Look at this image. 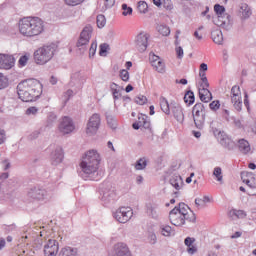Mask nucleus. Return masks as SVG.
<instances>
[{
	"label": "nucleus",
	"mask_w": 256,
	"mask_h": 256,
	"mask_svg": "<svg viewBox=\"0 0 256 256\" xmlns=\"http://www.w3.org/2000/svg\"><path fill=\"white\" fill-rule=\"evenodd\" d=\"M18 31L23 37H39L45 31V22L39 17H24L18 22Z\"/></svg>",
	"instance_id": "nucleus-1"
},
{
	"label": "nucleus",
	"mask_w": 256,
	"mask_h": 256,
	"mask_svg": "<svg viewBox=\"0 0 256 256\" xmlns=\"http://www.w3.org/2000/svg\"><path fill=\"white\" fill-rule=\"evenodd\" d=\"M41 82L37 79H28L20 82L17 86V93L19 99L26 103L35 101L41 95Z\"/></svg>",
	"instance_id": "nucleus-2"
},
{
	"label": "nucleus",
	"mask_w": 256,
	"mask_h": 256,
	"mask_svg": "<svg viewBox=\"0 0 256 256\" xmlns=\"http://www.w3.org/2000/svg\"><path fill=\"white\" fill-rule=\"evenodd\" d=\"M196 219L195 213L185 203H180L169 213V220L175 227H182L185 221L195 223Z\"/></svg>",
	"instance_id": "nucleus-3"
},
{
	"label": "nucleus",
	"mask_w": 256,
	"mask_h": 256,
	"mask_svg": "<svg viewBox=\"0 0 256 256\" xmlns=\"http://www.w3.org/2000/svg\"><path fill=\"white\" fill-rule=\"evenodd\" d=\"M101 163V156L95 150H90L84 154L80 163L81 170L86 175L97 173Z\"/></svg>",
	"instance_id": "nucleus-4"
},
{
	"label": "nucleus",
	"mask_w": 256,
	"mask_h": 256,
	"mask_svg": "<svg viewBox=\"0 0 256 256\" xmlns=\"http://www.w3.org/2000/svg\"><path fill=\"white\" fill-rule=\"evenodd\" d=\"M159 101L161 111H163L165 115H171L172 111V115L178 123H183V121H185V114H183V108L181 107V105L177 103L169 104V100H167V98L163 96L160 97Z\"/></svg>",
	"instance_id": "nucleus-5"
},
{
	"label": "nucleus",
	"mask_w": 256,
	"mask_h": 256,
	"mask_svg": "<svg viewBox=\"0 0 256 256\" xmlns=\"http://www.w3.org/2000/svg\"><path fill=\"white\" fill-rule=\"evenodd\" d=\"M55 44H50L38 48L34 52V61L37 65H45V63H49L51 59H53V55H55Z\"/></svg>",
	"instance_id": "nucleus-6"
},
{
	"label": "nucleus",
	"mask_w": 256,
	"mask_h": 256,
	"mask_svg": "<svg viewBox=\"0 0 256 256\" xmlns=\"http://www.w3.org/2000/svg\"><path fill=\"white\" fill-rule=\"evenodd\" d=\"M230 99L236 111L243 109V93L241 92V87L235 85L231 88Z\"/></svg>",
	"instance_id": "nucleus-7"
},
{
	"label": "nucleus",
	"mask_w": 256,
	"mask_h": 256,
	"mask_svg": "<svg viewBox=\"0 0 256 256\" xmlns=\"http://www.w3.org/2000/svg\"><path fill=\"white\" fill-rule=\"evenodd\" d=\"M192 115L196 127H203V123H205V106L203 103H196L193 106Z\"/></svg>",
	"instance_id": "nucleus-8"
},
{
	"label": "nucleus",
	"mask_w": 256,
	"mask_h": 256,
	"mask_svg": "<svg viewBox=\"0 0 256 256\" xmlns=\"http://www.w3.org/2000/svg\"><path fill=\"white\" fill-rule=\"evenodd\" d=\"M133 217V209L131 207H120L114 213V218L118 223H127Z\"/></svg>",
	"instance_id": "nucleus-9"
},
{
	"label": "nucleus",
	"mask_w": 256,
	"mask_h": 256,
	"mask_svg": "<svg viewBox=\"0 0 256 256\" xmlns=\"http://www.w3.org/2000/svg\"><path fill=\"white\" fill-rule=\"evenodd\" d=\"M134 45L140 53L147 51L149 46V35L147 33H140L136 36Z\"/></svg>",
	"instance_id": "nucleus-10"
},
{
	"label": "nucleus",
	"mask_w": 256,
	"mask_h": 256,
	"mask_svg": "<svg viewBox=\"0 0 256 256\" xmlns=\"http://www.w3.org/2000/svg\"><path fill=\"white\" fill-rule=\"evenodd\" d=\"M58 129L63 135H68V133L75 131V124L71 118L65 116L61 119Z\"/></svg>",
	"instance_id": "nucleus-11"
},
{
	"label": "nucleus",
	"mask_w": 256,
	"mask_h": 256,
	"mask_svg": "<svg viewBox=\"0 0 256 256\" xmlns=\"http://www.w3.org/2000/svg\"><path fill=\"white\" fill-rule=\"evenodd\" d=\"M100 123H101V118L99 117V114H93L90 117L87 124V128H86L87 135H93L97 133Z\"/></svg>",
	"instance_id": "nucleus-12"
},
{
	"label": "nucleus",
	"mask_w": 256,
	"mask_h": 256,
	"mask_svg": "<svg viewBox=\"0 0 256 256\" xmlns=\"http://www.w3.org/2000/svg\"><path fill=\"white\" fill-rule=\"evenodd\" d=\"M93 33V27L86 26L82 30L80 37L77 42V47H84V45H88L89 41L91 40V35Z\"/></svg>",
	"instance_id": "nucleus-13"
},
{
	"label": "nucleus",
	"mask_w": 256,
	"mask_h": 256,
	"mask_svg": "<svg viewBox=\"0 0 256 256\" xmlns=\"http://www.w3.org/2000/svg\"><path fill=\"white\" fill-rule=\"evenodd\" d=\"M217 139L220 145L225 149H228V151L235 149V142L232 141L225 132H219L217 134Z\"/></svg>",
	"instance_id": "nucleus-14"
},
{
	"label": "nucleus",
	"mask_w": 256,
	"mask_h": 256,
	"mask_svg": "<svg viewBox=\"0 0 256 256\" xmlns=\"http://www.w3.org/2000/svg\"><path fill=\"white\" fill-rule=\"evenodd\" d=\"M57 253H59V242L53 239L48 240L44 246L45 256H57Z\"/></svg>",
	"instance_id": "nucleus-15"
},
{
	"label": "nucleus",
	"mask_w": 256,
	"mask_h": 256,
	"mask_svg": "<svg viewBox=\"0 0 256 256\" xmlns=\"http://www.w3.org/2000/svg\"><path fill=\"white\" fill-rule=\"evenodd\" d=\"M133 129H148L151 131V122L149 117L145 114H140L138 116V121L132 125Z\"/></svg>",
	"instance_id": "nucleus-16"
},
{
	"label": "nucleus",
	"mask_w": 256,
	"mask_h": 256,
	"mask_svg": "<svg viewBox=\"0 0 256 256\" xmlns=\"http://www.w3.org/2000/svg\"><path fill=\"white\" fill-rule=\"evenodd\" d=\"M150 63L157 73H165V62L159 56L150 54Z\"/></svg>",
	"instance_id": "nucleus-17"
},
{
	"label": "nucleus",
	"mask_w": 256,
	"mask_h": 256,
	"mask_svg": "<svg viewBox=\"0 0 256 256\" xmlns=\"http://www.w3.org/2000/svg\"><path fill=\"white\" fill-rule=\"evenodd\" d=\"M15 65V58L11 55L0 54V69H11Z\"/></svg>",
	"instance_id": "nucleus-18"
},
{
	"label": "nucleus",
	"mask_w": 256,
	"mask_h": 256,
	"mask_svg": "<svg viewBox=\"0 0 256 256\" xmlns=\"http://www.w3.org/2000/svg\"><path fill=\"white\" fill-rule=\"evenodd\" d=\"M214 11L217 15V19L214 20V23L218 25V27H221L222 25H225V20H223V15H225V7L216 4L214 6Z\"/></svg>",
	"instance_id": "nucleus-19"
},
{
	"label": "nucleus",
	"mask_w": 256,
	"mask_h": 256,
	"mask_svg": "<svg viewBox=\"0 0 256 256\" xmlns=\"http://www.w3.org/2000/svg\"><path fill=\"white\" fill-rule=\"evenodd\" d=\"M241 179L248 187H255V174L253 172H242Z\"/></svg>",
	"instance_id": "nucleus-20"
},
{
	"label": "nucleus",
	"mask_w": 256,
	"mask_h": 256,
	"mask_svg": "<svg viewBox=\"0 0 256 256\" xmlns=\"http://www.w3.org/2000/svg\"><path fill=\"white\" fill-rule=\"evenodd\" d=\"M46 196L47 190L45 189L34 188L29 192V197L37 199L38 201H42V199H45Z\"/></svg>",
	"instance_id": "nucleus-21"
},
{
	"label": "nucleus",
	"mask_w": 256,
	"mask_h": 256,
	"mask_svg": "<svg viewBox=\"0 0 256 256\" xmlns=\"http://www.w3.org/2000/svg\"><path fill=\"white\" fill-rule=\"evenodd\" d=\"M199 97L203 103H209L213 99V94L208 88H199Z\"/></svg>",
	"instance_id": "nucleus-22"
},
{
	"label": "nucleus",
	"mask_w": 256,
	"mask_h": 256,
	"mask_svg": "<svg viewBox=\"0 0 256 256\" xmlns=\"http://www.w3.org/2000/svg\"><path fill=\"white\" fill-rule=\"evenodd\" d=\"M184 243L187 247V251L190 255L197 253V247L195 246V238L187 237L184 240Z\"/></svg>",
	"instance_id": "nucleus-23"
},
{
	"label": "nucleus",
	"mask_w": 256,
	"mask_h": 256,
	"mask_svg": "<svg viewBox=\"0 0 256 256\" xmlns=\"http://www.w3.org/2000/svg\"><path fill=\"white\" fill-rule=\"evenodd\" d=\"M116 256H133L131 255V251H129V247L125 244H118L116 248Z\"/></svg>",
	"instance_id": "nucleus-24"
},
{
	"label": "nucleus",
	"mask_w": 256,
	"mask_h": 256,
	"mask_svg": "<svg viewBox=\"0 0 256 256\" xmlns=\"http://www.w3.org/2000/svg\"><path fill=\"white\" fill-rule=\"evenodd\" d=\"M239 13L242 19H249V17H251V8H249V5L242 3L240 5Z\"/></svg>",
	"instance_id": "nucleus-25"
},
{
	"label": "nucleus",
	"mask_w": 256,
	"mask_h": 256,
	"mask_svg": "<svg viewBox=\"0 0 256 256\" xmlns=\"http://www.w3.org/2000/svg\"><path fill=\"white\" fill-rule=\"evenodd\" d=\"M229 216L231 219H245L247 217V213L243 210L232 209L229 211Z\"/></svg>",
	"instance_id": "nucleus-26"
},
{
	"label": "nucleus",
	"mask_w": 256,
	"mask_h": 256,
	"mask_svg": "<svg viewBox=\"0 0 256 256\" xmlns=\"http://www.w3.org/2000/svg\"><path fill=\"white\" fill-rule=\"evenodd\" d=\"M239 151L243 153L244 155H247L249 151H251V146L249 145V142L245 139H241L238 142Z\"/></svg>",
	"instance_id": "nucleus-27"
},
{
	"label": "nucleus",
	"mask_w": 256,
	"mask_h": 256,
	"mask_svg": "<svg viewBox=\"0 0 256 256\" xmlns=\"http://www.w3.org/2000/svg\"><path fill=\"white\" fill-rule=\"evenodd\" d=\"M110 89H111L114 101H117V99H121V90L119 89V85L113 82L110 85Z\"/></svg>",
	"instance_id": "nucleus-28"
},
{
	"label": "nucleus",
	"mask_w": 256,
	"mask_h": 256,
	"mask_svg": "<svg viewBox=\"0 0 256 256\" xmlns=\"http://www.w3.org/2000/svg\"><path fill=\"white\" fill-rule=\"evenodd\" d=\"M200 87L199 89H209V80H207V74L205 72H200Z\"/></svg>",
	"instance_id": "nucleus-29"
},
{
	"label": "nucleus",
	"mask_w": 256,
	"mask_h": 256,
	"mask_svg": "<svg viewBox=\"0 0 256 256\" xmlns=\"http://www.w3.org/2000/svg\"><path fill=\"white\" fill-rule=\"evenodd\" d=\"M59 256H77V250L71 247H64L60 251Z\"/></svg>",
	"instance_id": "nucleus-30"
},
{
	"label": "nucleus",
	"mask_w": 256,
	"mask_h": 256,
	"mask_svg": "<svg viewBox=\"0 0 256 256\" xmlns=\"http://www.w3.org/2000/svg\"><path fill=\"white\" fill-rule=\"evenodd\" d=\"M211 35L214 43H216L217 45H221L223 43V34L221 33V31L216 30L212 32Z\"/></svg>",
	"instance_id": "nucleus-31"
},
{
	"label": "nucleus",
	"mask_w": 256,
	"mask_h": 256,
	"mask_svg": "<svg viewBox=\"0 0 256 256\" xmlns=\"http://www.w3.org/2000/svg\"><path fill=\"white\" fill-rule=\"evenodd\" d=\"M160 230H161V234L164 237H171V235H173V228H171V226L169 225L161 226Z\"/></svg>",
	"instance_id": "nucleus-32"
},
{
	"label": "nucleus",
	"mask_w": 256,
	"mask_h": 256,
	"mask_svg": "<svg viewBox=\"0 0 256 256\" xmlns=\"http://www.w3.org/2000/svg\"><path fill=\"white\" fill-rule=\"evenodd\" d=\"M185 103L193 105L195 103V94L192 91H188L184 96Z\"/></svg>",
	"instance_id": "nucleus-33"
},
{
	"label": "nucleus",
	"mask_w": 256,
	"mask_h": 256,
	"mask_svg": "<svg viewBox=\"0 0 256 256\" xmlns=\"http://www.w3.org/2000/svg\"><path fill=\"white\" fill-rule=\"evenodd\" d=\"M96 23H97V27L99 29H103V27H105V25H107V19H105L104 15H98L96 18Z\"/></svg>",
	"instance_id": "nucleus-34"
},
{
	"label": "nucleus",
	"mask_w": 256,
	"mask_h": 256,
	"mask_svg": "<svg viewBox=\"0 0 256 256\" xmlns=\"http://www.w3.org/2000/svg\"><path fill=\"white\" fill-rule=\"evenodd\" d=\"M213 175L214 177H216L219 183H223V171L221 170L220 167L214 168Z\"/></svg>",
	"instance_id": "nucleus-35"
},
{
	"label": "nucleus",
	"mask_w": 256,
	"mask_h": 256,
	"mask_svg": "<svg viewBox=\"0 0 256 256\" xmlns=\"http://www.w3.org/2000/svg\"><path fill=\"white\" fill-rule=\"evenodd\" d=\"M145 167H147V160L145 158H140L135 164L137 171H141V169H145Z\"/></svg>",
	"instance_id": "nucleus-36"
},
{
	"label": "nucleus",
	"mask_w": 256,
	"mask_h": 256,
	"mask_svg": "<svg viewBox=\"0 0 256 256\" xmlns=\"http://www.w3.org/2000/svg\"><path fill=\"white\" fill-rule=\"evenodd\" d=\"M119 77H120L121 81H124V83H128V81L130 79L129 71H127L125 69L120 70Z\"/></svg>",
	"instance_id": "nucleus-37"
},
{
	"label": "nucleus",
	"mask_w": 256,
	"mask_h": 256,
	"mask_svg": "<svg viewBox=\"0 0 256 256\" xmlns=\"http://www.w3.org/2000/svg\"><path fill=\"white\" fill-rule=\"evenodd\" d=\"M85 0H64L65 5H68L69 7H77V5H81V3H84Z\"/></svg>",
	"instance_id": "nucleus-38"
},
{
	"label": "nucleus",
	"mask_w": 256,
	"mask_h": 256,
	"mask_svg": "<svg viewBox=\"0 0 256 256\" xmlns=\"http://www.w3.org/2000/svg\"><path fill=\"white\" fill-rule=\"evenodd\" d=\"M158 32L160 33V35L167 37V35L171 33V30L169 29V27L161 25L158 27Z\"/></svg>",
	"instance_id": "nucleus-39"
},
{
	"label": "nucleus",
	"mask_w": 256,
	"mask_h": 256,
	"mask_svg": "<svg viewBox=\"0 0 256 256\" xmlns=\"http://www.w3.org/2000/svg\"><path fill=\"white\" fill-rule=\"evenodd\" d=\"M137 9L140 13H147V9H148L147 2L145 1L138 2Z\"/></svg>",
	"instance_id": "nucleus-40"
},
{
	"label": "nucleus",
	"mask_w": 256,
	"mask_h": 256,
	"mask_svg": "<svg viewBox=\"0 0 256 256\" xmlns=\"http://www.w3.org/2000/svg\"><path fill=\"white\" fill-rule=\"evenodd\" d=\"M122 15H124V17H127V15H132L133 13V8L127 6V4H122Z\"/></svg>",
	"instance_id": "nucleus-41"
},
{
	"label": "nucleus",
	"mask_w": 256,
	"mask_h": 256,
	"mask_svg": "<svg viewBox=\"0 0 256 256\" xmlns=\"http://www.w3.org/2000/svg\"><path fill=\"white\" fill-rule=\"evenodd\" d=\"M107 51H109V45L108 44H101L100 45V50H99V55L101 57H105L107 55Z\"/></svg>",
	"instance_id": "nucleus-42"
},
{
	"label": "nucleus",
	"mask_w": 256,
	"mask_h": 256,
	"mask_svg": "<svg viewBox=\"0 0 256 256\" xmlns=\"http://www.w3.org/2000/svg\"><path fill=\"white\" fill-rule=\"evenodd\" d=\"M209 107L212 111H219L221 103L219 102V100H214L209 104Z\"/></svg>",
	"instance_id": "nucleus-43"
},
{
	"label": "nucleus",
	"mask_w": 256,
	"mask_h": 256,
	"mask_svg": "<svg viewBox=\"0 0 256 256\" xmlns=\"http://www.w3.org/2000/svg\"><path fill=\"white\" fill-rule=\"evenodd\" d=\"M135 103H137V105H145V103H147V97L139 95L135 98Z\"/></svg>",
	"instance_id": "nucleus-44"
},
{
	"label": "nucleus",
	"mask_w": 256,
	"mask_h": 256,
	"mask_svg": "<svg viewBox=\"0 0 256 256\" xmlns=\"http://www.w3.org/2000/svg\"><path fill=\"white\" fill-rule=\"evenodd\" d=\"M96 52H97V42H92L91 47L89 49L90 57H94Z\"/></svg>",
	"instance_id": "nucleus-45"
},
{
	"label": "nucleus",
	"mask_w": 256,
	"mask_h": 256,
	"mask_svg": "<svg viewBox=\"0 0 256 256\" xmlns=\"http://www.w3.org/2000/svg\"><path fill=\"white\" fill-rule=\"evenodd\" d=\"M104 9H111L115 5V0H103Z\"/></svg>",
	"instance_id": "nucleus-46"
},
{
	"label": "nucleus",
	"mask_w": 256,
	"mask_h": 256,
	"mask_svg": "<svg viewBox=\"0 0 256 256\" xmlns=\"http://www.w3.org/2000/svg\"><path fill=\"white\" fill-rule=\"evenodd\" d=\"M7 87V78L0 74V89Z\"/></svg>",
	"instance_id": "nucleus-47"
},
{
	"label": "nucleus",
	"mask_w": 256,
	"mask_h": 256,
	"mask_svg": "<svg viewBox=\"0 0 256 256\" xmlns=\"http://www.w3.org/2000/svg\"><path fill=\"white\" fill-rule=\"evenodd\" d=\"M37 107L32 106L26 110V115H37Z\"/></svg>",
	"instance_id": "nucleus-48"
},
{
	"label": "nucleus",
	"mask_w": 256,
	"mask_h": 256,
	"mask_svg": "<svg viewBox=\"0 0 256 256\" xmlns=\"http://www.w3.org/2000/svg\"><path fill=\"white\" fill-rule=\"evenodd\" d=\"M175 51L178 59H183V55H184L183 48L181 46H178L176 47Z\"/></svg>",
	"instance_id": "nucleus-49"
},
{
	"label": "nucleus",
	"mask_w": 256,
	"mask_h": 256,
	"mask_svg": "<svg viewBox=\"0 0 256 256\" xmlns=\"http://www.w3.org/2000/svg\"><path fill=\"white\" fill-rule=\"evenodd\" d=\"M27 61H29V58H27V56H21L19 59L20 67H25V65H27Z\"/></svg>",
	"instance_id": "nucleus-50"
},
{
	"label": "nucleus",
	"mask_w": 256,
	"mask_h": 256,
	"mask_svg": "<svg viewBox=\"0 0 256 256\" xmlns=\"http://www.w3.org/2000/svg\"><path fill=\"white\" fill-rule=\"evenodd\" d=\"M195 205L197 207H205L204 200L202 198H196L195 199Z\"/></svg>",
	"instance_id": "nucleus-51"
},
{
	"label": "nucleus",
	"mask_w": 256,
	"mask_h": 256,
	"mask_svg": "<svg viewBox=\"0 0 256 256\" xmlns=\"http://www.w3.org/2000/svg\"><path fill=\"white\" fill-rule=\"evenodd\" d=\"M244 105L247 107V109H249V95L247 92L244 93Z\"/></svg>",
	"instance_id": "nucleus-52"
},
{
	"label": "nucleus",
	"mask_w": 256,
	"mask_h": 256,
	"mask_svg": "<svg viewBox=\"0 0 256 256\" xmlns=\"http://www.w3.org/2000/svg\"><path fill=\"white\" fill-rule=\"evenodd\" d=\"M207 69H208L207 64H206V63H202V64L200 65L199 75H200L201 73H205V71H207Z\"/></svg>",
	"instance_id": "nucleus-53"
},
{
	"label": "nucleus",
	"mask_w": 256,
	"mask_h": 256,
	"mask_svg": "<svg viewBox=\"0 0 256 256\" xmlns=\"http://www.w3.org/2000/svg\"><path fill=\"white\" fill-rule=\"evenodd\" d=\"M2 143H5V130L0 129V145H2Z\"/></svg>",
	"instance_id": "nucleus-54"
},
{
	"label": "nucleus",
	"mask_w": 256,
	"mask_h": 256,
	"mask_svg": "<svg viewBox=\"0 0 256 256\" xmlns=\"http://www.w3.org/2000/svg\"><path fill=\"white\" fill-rule=\"evenodd\" d=\"M56 159L58 162L63 161V151L61 149L58 151Z\"/></svg>",
	"instance_id": "nucleus-55"
},
{
	"label": "nucleus",
	"mask_w": 256,
	"mask_h": 256,
	"mask_svg": "<svg viewBox=\"0 0 256 256\" xmlns=\"http://www.w3.org/2000/svg\"><path fill=\"white\" fill-rule=\"evenodd\" d=\"M64 96L67 97V99H69V97H73V90L66 91Z\"/></svg>",
	"instance_id": "nucleus-56"
},
{
	"label": "nucleus",
	"mask_w": 256,
	"mask_h": 256,
	"mask_svg": "<svg viewBox=\"0 0 256 256\" xmlns=\"http://www.w3.org/2000/svg\"><path fill=\"white\" fill-rule=\"evenodd\" d=\"M126 93H131L133 91V86L131 84H128L125 88Z\"/></svg>",
	"instance_id": "nucleus-57"
},
{
	"label": "nucleus",
	"mask_w": 256,
	"mask_h": 256,
	"mask_svg": "<svg viewBox=\"0 0 256 256\" xmlns=\"http://www.w3.org/2000/svg\"><path fill=\"white\" fill-rule=\"evenodd\" d=\"M194 37H196V39H198V41H201V39H203V36L201 34H199L198 31L194 32Z\"/></svg>",
	"instance_id": "nucleus-58"
},
{
	"label": "nucleus",
	"mask_w": 256,
	"mask_h": 256,
	"mask_svg": "<svg viewBox=\"0 0 256 256\" xmlns=\"http://www.w3.org/2000/svg\"><path fill=\"white\" fill-rule=\"evenodd\" d=\"M193 177H195V173H191L190 176L186 178V183H191V181H193Z\"/></svg>",
	"instance_id": "nucleus-59"
},
{
	"label": "nucleus",
	"mask_w": 256,
	"mask_h": 256,
	"mask_svg": "<svg viewBox=\"0 0 256 256\" xmlns=\"http://www.w3.org/2000/svg\"><path fill=\"white\" fill-rule=\"evenodd\" d=\"M126 69H131L133 67V63L131 61L126 62L125 64Z\"/></svg>",
	"instance_id": "nucleus-60"
},
{
	"label": "nucleus",
	"mask_w": 256,
	"mask_h": 256,
	"mask_svg": "<svg viewBox=\"0 0 256 256\" xmlns=\"http://www.w3.org/2000/svg\"><path fill=\"white\" fill-rule=\"evenodd\" d=\"M108 149H111V151H115V147H113V143L111 141L108 142Z\"/></svg>",
	"instance_id": "nucleus-61"
},
{
	"label": "nucleus",
	"mask_w": 256,
	"mask_h": 256,
	"mask_svg": "<svg viewBox=\"0 0 256 256\" xmlns=\"http://www.w3.org/2000/svg\"><path fill=\"white\" fill-rule=\"evenodd\" d=\"M50 83H52V85H56L57 84V78L52 76L51 79H50Z\"/></svg>",
	"instance_id": "nucleus-62"
},
{
	"label": "nucleus",
	"mask_w": 256,
	"mask_h": 256,
	"mask_svg": "<svg viewBox=\"0 0 256 256\" xmlns=\"http://www.w3.org/2000/svg\"><path fill=\"white\" fill-rule=\"evenodd\" d=\"M5 247V239H0V250Z\"/></svg>",
	"instance_id": "nucleus-63"
},
{
	"label": "nucleus",
	"mask_w": 256,
	"mask_h": 256,
	"mask_svg": "<svg viewBox=\"0 0 256 256\" xmlns=\"http://www.w3.org/2000/svg\"><path fill=\"white\" fill-rule=\"evenodd\" d=\"M248 167H249V169H252V170H255V169H256L255 163H250V164L248 165Z\"/></svg>",
	"instance_id": "nucleus-64"
}]
</instances>
